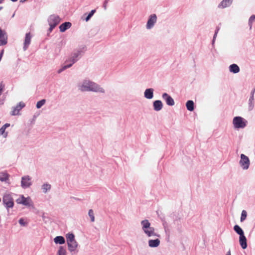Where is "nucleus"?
Masks as SVG:
<instances>
[{
  "instance_id": "nucleus-1",
  "label": "nucleus",
  "mask_w": 255,
  "mask_h": 255,
  "mask_svg": "<svg viewBox=\"0 0 255 255\" xmlns=\"http://www.w3.org/2000/svg\"><path fill=\"white\" fill-rule=\"evenodd\" d=\"M80 90L81 91H93L102 93L104 92V89L97 84L88 80H85L83 82L82 85L80 87Z\"/></svg>"
},
{
  "instance_id": "nucleus-2",
  "label": "nucleus",
  "mask_w": 255,
  "mask_h": 255,
  "mask_svg": "<svg viewBox=\"0 0 255 255\" xmlns=\"http://www.w3.org/2000/svg\"><path fill=\"white\" fill-rule=\"evenodd\" d=\"M60 21V18L57 15H52L50 16L48 22L50 30H52Z\"/></svg>"
},
{
  "instance_id": "nucleus-3",
  "label": "nucleus",
  "mask_w": 255,
  "mask_h": 255,
  "mask_svg": "<svg viewBox=\"0 0 255 255\" xmlns=\"http://www.w3.org/2000/svg\"><path fill=\"white\" fill-rule=\"evenodd\" d=\"M233 123L234 127L237 128H244L246 125V122L244 121L243 118L240 117H235L233 119Z\"/></svg>"
},
{
  "instance_id": "nucleus-4",
  "label": "nucleus",
  "mask_w": 255,
  "mask_h": 255,
  "mask_svg": "<svg viewBox=\"0 0 255 255\" xmlns=\"http://www.w3.org/2000/svg\"><path fill=\"white\" fill-rule=\"evenodd\" d=\"M240 164L244 169H248L250 164L248 157L244 154H242Z\"/></svg>"
},
{
  "instance_id": "nucleus-5",
  "label": "nucleus",
  "mask_w": 255,
  "mask_h": 255,
  "mask_svg": "<svg viewBox=\"0 0 255 255\" xmlns=\"http://www.w3.org/2000/svg\"><path fill=\"white\" fill-rule=\"evenodd\" d=\"M79 54L78 53H75L72 56V57L69 60L66 61V62H68V61L71 62V63L69 64H67L66 65L63 66L61 69H59L58 71V73H60L61 72L65 70L66 69L70 67L73 64H74L76 61V58L78 56Z\"/></svg>"
},
{
  "instance_id": "nucleus-6",
  "label": "nucleus",
  "mask_w": 255,
  "mask_h": 255,
  "mask_svg": "<svg viewBox=\"0 0 255 255\" xmlns=\"http://www.w3.org/2000/svg\"><path fill=\"white\" fill-rule=\"evenodd\" d=\"M3 202L6 208H12L13 206V199L8 194L5 195L3 196Z\"/></svg>"
},
{
  "instance_id": "nucleus-7",
  "label": "nucleus",
  "mask_w": 255,
  "mask_h": 255,
  "mask_svg": "<svg viewBox=\"0 0 255 255\" xmlns=\"http://www.w3.org/2000/svg\"><path fill=\"white\" fill-rule=\"evenodd\" d=\"M25 106V105L23 102H19L15 107L12 108L11 112V115L12 116L18 115L19 114L20 111Z\"/></svg>"
},
{
  "instance_id": "nucleus-8",
  "label": "nucleus",
  "mask_w": 255,
  "mask_h": 255,
  "mask_svg": "<svg viewBox=\"0 0 255 255\" xmlns=\"http://www.w3.org/2000/svg\"><path fill=\"white\" fill-rule=\"evenodd\" d=\"M16 202L18 204H21L25 206H30L31 205V201L29 197L25 198L22 196L20 198L17 199Z\"/></svg>"
},
{
  "instance_id": "nucleus-9",
  "label": "nucleus",
  "mask_w": 255,
  "mask_h": 255,
  "mask_svg": "<svg viewBox=\"0 0 255 255\" xmlns=\"http://www.w3.org/2000/svg\"><path fill=\"white\" fill-rule=\"evenodd\" d=\"M156 20L157 17L156 14H151L147 21L146 28L147 29H150L151 28H152L153 26L154 23L156 22Z\"/></svg>"
},
{
  "instance_id": "nucleus-10",
  "label": "nucleus",
  "mask_w": 255,
  "mask_h": 255,
  "mask_svg": "<svg viewBox=\"0 0 255 255\" xmlns=\"http://www.w3.org/2000/svg\"><path fill=\"white\" fill-rule=\"evenodd\" d=\"M7 36L6 32L0 27V46L5 45L7 43Z\"/></svg>"
},
{
  "instance_id": "nucleus-11",
  "label": "nucleus",
  "mask_w": 255,
  "mask_h": 255,
  "mask_svg": "<svg viewBox=\"0 0 255 255\" xmlns=\"http://www.w3.org/2000/svg\"><path fill=\"white\" fill-rule=\"evenodd\" d=\"M31 184L30 178L28 176L22 177L21 186L23 188L29 187Z\"/></svg>"
},
{
  "instance_id": "nucleus-12",
  "label": "nucleus",
  "mask_w": 255,
  "mask_h": 255,
  "mask_svg": "<svg viewBox=\"0 0 255 255\" xmlns=\"http://www.w3.org/2000/svg\"><path fill=\"white\" fill-rule=\"evenodd\" d=\"M162 98L165 100L166 104L169 106H173L174 101L173 98L168 95L167 93H164L162 95Z\"/></svg>"
},
{
  "instance_id": "nucleus-13",
  "label": "nucleus",
  "mask_w": 255,
  "mask_h": 255,
  "mask_svg": "<svg viewBox=\"0 0 255 255\" xmlns=\"http://www.w3.org/2000/svg\"><path fill=\"white\" fill-rule=\"evenodd\" d=\"M68 248L70 252H72L76 250L78 246L77 242L75 240L72 241L71 242L67 243Z\"/></svg>"
},
{
  "instance_id": "nucleus-14",
  "label": "nucleus",
  "mask_w": 255,
  "mask_h": 255,
  "mask_svg": "<svg viewBox=\"0 0 255 255\" xmlns=\"http://www.w3.org/2000/svg\"><path fill=\"white\" fill-rule=\"evenodd\" d=\"M31 36L30 35V32L26 34L23 46V49L24 50H25L27 48L28 46L30 44L31 41Z\"/></svg>"
},
{
  "instance_id": "nucleus-15",
  "label": "nucleus",
  "mask_w": 255,
  "mask_h": 255,
  "mask_svg": "<svg viewBox=\"0 0 255 255\" xmlns=\"http://www.w3.org/2000/svg\"><path fill=\"white\" fill-rule=\"evenodd\" d=\"M239 242H240V245L241 246L242 248L243 249H245L247 248V239L244 235L240 236Z\"/></svg>"
},
{
  "instance_id": "nucleus-16",
  "label": "nucleus",
  "mask_w": 255,
  "mask_h": 255,
  "mask_svg": "<svg viewBox=\"0 0 255 255\" xmlns=\"http://www.w3.org/2000/svg\"><path fill=\"white\" fill-rule=\"evenodd\" d=\"M10 126V124L6 123L4 125L0 128V135H2L3 137L6 138L7 136V132H5L6 128L9 127Z\"/></svg>"
},
{
  "instance_id": "nucleus-17",
  "label": "nucleus",
  "mask_w": 255,
  "mask_h": 255,
  "mask_svg": "<svg viewBox=\"0 0 255 255\" xmlns=\"http://www.w3.org/2000/svg\"><path fill=\"white\" fill-rule=\"evenodd\" d=\"M143 231L148 237L156 236L154 232V229L153 227H149L145 230H144Z\"/></svg>"
},
{
  "instance_id": "nucleus-18",
  "label": "nucleus",
  "mask_w": 255,
  "mask_h": 255,
  "mask_svg": "<svg viewBox=\"0 0 255 255\" xmlns=\"http://www.w3.org/2000/svg\"><path fill=\"white\" fill-rule=\"evenodd\" d=\"M71 26V23L69 22H65L59 26L60 31L61 32H64L66 30L69 28Z\"/></svg>"
},
{
  "instance_id": "nucleus-19",
  "label": "nucleus",
  "mask_w": 255,
  "mask_h": 255,
  "mask_svg": "<svg viewBox=\"0 0 255 255\" xmlns=\"http://www.w3.org/2000/svg\"><path fill=\"white\" fill-rule=\"evenodd\" d=\"M163 105L161 101L156 100L153 103V107L154 110L159 111L162 108Z\"/></svg>"
},
{
  "instance_id": "nucleus-20",
  "label": "nucleus",
  "mask_w": 255,
  "mask_h": 255,
  "mask_svg": "<svg viewBox=\"0 0 255 255\" xmlns=\"http://www.w3.org/2000/svg\"><path fill=\"white\" fill-rule=\"evenodd\" d=\"M153 90L151 88L146 89L144 92V96L146 98L150 99L153 97Z\"/></svg>"
},
{
  "instance_id": "nucleus-21",
  "label": "nucleus",
  "mask_w": 255,
  "mask_h": 255,
  "mask_svg": "<svg viewBox=\"0 0 255 255\" xmlns=\"http://www.w3.org/2000/svg\"><path fill=\"white\" fill-rule=\"evenodd\" d=\"M149 246L150 247H157L159 245L160 241L157 239L156 240H150L148 242Z\"/></svg>"
},
{
  "instance_id": "nucleus-22",
  "label": "nucleus",
  "mask_w": 255,
  "mask_h": 255,
  "mask_svg": "<svg viewBox=\"0 0 255 255\" xmlns=\"http://www.w3.org/2000/svg\"><path fill=\"white\" fill-rule=\"evenodd\" d=\"M230 71L234 73H238L240 71L239 67L235 64H232L230 66Z\"/></svg>"
},
{
  "instance_id": "nucleus-23",
  "label": "nucleus",
  "mask_w": 255,
  "mask_h": 255,
  "mask_svg": "<svg viewBox=\"0 0 255 255\" xmlns=\"http://www.w3.org/2000/svg\"><path fill=\"white\" fill-rule=\"evenodd\" d=\"M54 242L56 244H63L65 243V239L62 236H57L54 239Z\"/></svg>"
},
{
  "instance_id": "nucleus-24",
  "label": "nucleus",
  "mask_w": 255,
  "mask_h": 255,
  "mask_svg": "<svg viewBox=\"0 0 255 255\" xmlns=\"http://www.w3.org/2000/svg\"><path fill=\"white\" fill-rule=\"evenodd\" d=\"M231 3V2L230 0H223L219 5V7L225 8L230 5Z\"/></svg>"
},
{
  "instance_id": "nucleus-25",
  "label": "nucleus",
  "mask_w": 255,
  "mask_h": 255,
  "mask_svg": "<svg viewBox=\"0 0 255 255\" xmlns=\"http://www.w3.org/2000/svg\"><path fill=\"white\" fill-rule=\"evenodd\" d=\"M186 108L189 111H193L194 110V102L191 100H189L187 102Z\"/></svg>"
},
{
  "instance_id": "nucleus-26",
  "label": "nucleus",
  "mask_w": 255,
  "mask_h": 255,
  "mask_svg": "<svg viewBox=\"0 0 255 255\" xmlns=\"http://www.w3.org/2000/svg\"><path fill=\"white\" fill-rule=\"evenodd\" d=\"M9 175L5 172H0V180L6 181L8 179Z\"/></svg>"
},
{
  "instance_id": "nucleus-27",
  "label": "nucleus",
  "mask_w": 255,
  "mask_h": 255,
  "mask_svg": "<svg viewBox=\"0 0 255 255\" xmlns=\"http://www.w3.org/2000/svg\"><path fill=\"white\" fill-rule=\"evenodd\" d=\"M235 231L240 235V236L244 235V232L242 229L238 225H235L234 227Z\"/></svg>"
},
{
  "instance_id": "nucleus-28",
  "label": "nucleus",
  "mask_w": 255,
  "mask_h": 255,
  "mask_svg": "<svg viewBox=\"0 0 255 255\" xmlns=\"http://www.w3.org/2000/svg\"><path fill=\"white\" fill-rule=\"evenodd\" d=\"M142 225V230H145L146 229L149 228L150 226V223L147 220H143L141 223Z\"/></svg>"
},
{
  "instance_id": "nucleus-29",
  "label": "nucleus",
  "mask_w": 255,
  "mask_h": 255,
  "mask_svg": "<svg viewBox=\"0 0 255 255\" xmlns=\"http://www.w3.org/2000/svg\"><path fill=\"white\" fill-rule=\"evenodd\" d=\"M67 243L71 242L72 241L75 240V236L73 234H68L66 235Z\"/></svg>"
},
{
  "instance_id": "nucleus-30",
  "label": "nucleus",
  "mask_w": 255,
  "mask_h": 255,
  "mask_svg": "<svg viewBox=\"0 0 255 255\" xmlns=\"http://www.w3.org/2000/svg\"><path fill=\"white\" fill-rule=\"evenodd\" d=\"M255 21V15H252L249 20V24L250 25V29L252 28L253 23Z\"/></svg>"
},
{
  "instance_id": "nucleus-31",
  "label": "nucleus",
  "mask_w": 255,
  "mask_h": 255,
  "mask_svg": "<svg viewBox=\"0 0 255 255\" xmlns=\"http://www.w3.org/2000/svg\"><path fill=\"white\" fill-rule=\"evenodd\" d=\"M58 255H66V250L63 247H60L58 253Z\"/></svg>"
},
{
  "instance_id": "nucleus-32",
  "label": "nucleus",
  "mask_w": 255,
  "mask_h": 255,
  "mask_svg": "<svg viewBox=\"0 0 255 255\" xmlns=\"http://www.w3.org/2000/svg\"><path fill=\"white\" fill-rule=\"evenodd\" d=\"M51 188V185L48 184H44L42 185V189L44 193H46L48 190H49Z\"/></svg>"
},
{
  "instance_id": "nucleus-33",
  "label": "nucleus",
  "mask_w": 255,
  "mask_h": 255,
  "mask_svg": "<svg viewBox=\"0 0 255 255\" xmlns=\"http://www.w3.org/2000/svg\"><path fill=\"white\" fill-rule=\"evenodd\" d=\"M45 102L46 100L45 99H42L38 101L36 104V108L37 109L40 108L43 105L45 104Z\"/></svg>"
},
{
  "instance_id": "nucleus-34",
  "label": "nucleus",
  "mask_w": 255,
  "mask_h": 255,
  "mask_svg": "<svg viewBox=\"0 0 255 255\" xmlns=\"http://www.w3.org/2000/svg\"><path fill=\"white\" fill-rule=\"evenodd\" d=\"M88 215L91 218V222H94L95 221V217H94V212H93V210H92V209L89 210V212H88Z\"/></svg>"
},
{
  "instance_id": "nucleus-35",
  "label": "nucleus",
  "mask_w": 255,
  "mask_h": 255,
  "mask_svg": "<svg viewBox=\"0 0 255 255\" xmlns=\"http://www.w3.org/2000/svg\"><path fill=\"white\" fill-rule=\"evenodd\" d=\"M247 212L245 210H243L242 212L241 217V221L243 222L244 221L246 217H247Z\"/></svg>"
},
{
  "instance_id": "nucleus-36",
  "label": "nucleus",
  "mask_w": 255,
  "mask_h": 255,
  "mask_svg": "<svg viewBox=\"0 0 255 255\" xmlns=\"http://www.w3.org/2000/svg\"><path fill=\"white\" fill-rule=\"evenodd\" d=\"M95 11H96L95 9H93L91 11V12L89 13V14L88 15V16L86 17V18L85 19L86 21H88L91 18V17L94 14Z\"/></svg>"
},
{
  "instance_id": "nucleus-37",
  "label": "nucleus",
  "mask_w": 255,
  "mask_h": 255,
  "mask_svg": "<svg viewBox=\"0 0 255 255\" xmlns=\"http://www.w3.org/2000/svg\"><path fill=\"white\" fill-rule=\"evenodd\" d=\"M4 88V84L1 82L0 84V96L1 95V93L3 90V89Z\"/></svg>"
},
{
  "instance_id": "nucleus-38",
  "label": "nucleus",
  "mask_w": 255,
  "mask_h": 255,
  "mask_svg": "<svg viewBox=\"0 0 255 255\" xmlns=\"http://www.w3.org/2000/svg\"><path fill=\"white\" fill-rule=\"evenodd\" d=\"M254 91L252 92V93H251L252 96L250 97V100H249V101H250L251 104H252V102L254 100Z\"/></svg>"
},
{
  "instance_id": "nucleus-39",
  "label": "nucleus",
  "mask_w": 255,
  "mask_h": 255,
  "mask_svg": "<svg viewBox=\"0 0 255 255\" xmlns=\"http://www.w3.org/2000/svg\"><path fill=\"white\" fill-rule=\"evenodd\" d=\"M19 223L22 226H24L25 225V223L23 219H19Z\"/></svg>"
},
{
  "instance_id": "nucleus-40",
  "label": "nucleus",
  "mask_w": 255,
  "mask_h": 255,
  "mask_svg": "<svg viewBox=\"0 0 255 255\" xmlns=\"http://www.w3.org/2000/svg\"><path fill=\"white\" fill-rule=\"evenodd\" d=\"M108 0H106L104 2V4H103V7L105 9H107V4L108 3Z\"/></svg>"
},
{
  "instance_id": "nucleus-41",
  "label": "nucleus",
  "mask_w": 255,
  "mask_h": 255,
  "mask_svg": "<svg viewBox=\"0 0 255 255\" xmlns=\"http://www.w3.org/2000/svg\"><path fill=\"white\" fill-rule=\"evenodd\" d=\"M227 255H231V252H230V251H229V252L227 253Z\"/></svg>"
},
{
  "instance_id": "nucleus-42",
  "label": "nucleus",
  "mask_w": 255,
  "mask_h": 255,
  "mask_svg": "<svg viewBox=\"0 0 255 255\" xmlns=\"http://www.w3.org/2000/svg\"><path fill=\"white\" fill-rule=\"evenodd\" d=\"M10 0L13 2H15V1H17V0Z\"/></svg>"
},
{
  "instance_id": "nucleus-43",
  "label": "nucleus",
  "mask_w": 255,
  "mask_h": 255,
  "mask_svg": "<svg viewBox=\"0 0 255 255\" xmlns=\"http://www.w3.org/2000/svg\"><path fill=\"white\" fill-rule=\"evenodd\" d=\"M3 0H0V3L3 1Z\"/></svg>"
},
{
  "instance_id": "nucleus-44",
  "label": "nucleus",
  "mask_w": 255,
  "mask_h": 255,
  "mask_svg": "<svg viewBox=\"0 0 255 255\" xmlns=\"http://www.w3.org/2000/svg\"><path fill=\"white\" fill-rule=\"evenodd\" d=\"M217 33V32H216V33H215V35H214V37L216 35Z\"/></svg>"
},
{
  "instance_id": "nucleus-45",
  "label": "nucleus",
  "mask_w": 255,
  "mask_h": 255,
  "mask_svg": "<svg viewBox=\"0 0 255 255\" xmlns=\"http://www.w3.org/2000/svg\"><path fill=\"white\" fill-rule=\"evenodd\" d=\"M2 7H0V10L2 9Z\"/></svg>"
}]
</instances>
